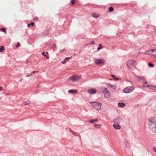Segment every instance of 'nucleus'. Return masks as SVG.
Wrapping results in <instances>:
<instances>
[{
	"instance_id": "nucleus-21",
	"label": "nucleus",
	"mask_w": 156,
	"mask_h": 156,
	"mask_svg": "<svg viewBox=\"0 0 156 156\" xmlns=\"http://www.w3.org/2000/svg\"><path fill=\"white\" fill-rule=\"evenodd\" d=\"M0 30L3 32H4L5 34H6V29L4 28H0Z\"/></svg>"
},
{
	"instance_id": "nucleus-42",
	"label": "nucleus",
	"mask_w": 156,
	"mask_h": 156,
	"mask_svg": "<svg viewBox=\"0 0 156 156\" xmlns=\"http://www.w3.org/2000/svg\"><path fill=\"white\" fill-rule=\"evenodd\" d=\"M46 54H48V52H46Z\"/></svg>"
},
{
	"instance_id": "nucleus-35",
	"label": "nucleus",
	"mask_w": 156,
	"mask_h": 156,
	"mask_svg": "<svg viewBox=\"0 0 156 156\" xmlns=\"http://www.w3.org/2000/svg\"><path fill=\"white\" fill-rule=\"evenodd\" d=\"M44 56L45 57H46V58H47V59H48V58H49V57H48V56H47V55H44Z\"/></svg>"
},
{
	"instance_id": "nucleus-40",
	"label": "nucleus",
	"mask_w": 156,
	"mask_h": 156,
	"mask_svg": "<svg viewBox=\"0 0 156 156\" xmlns=\"http://www.w3.org/2000/svg\"><path fill=\"white\" fill-rule=\"evenodd\" d=\"M30 1L29 2H31V0H29Z\"/></svg>"
},
{
	"instance_id": "nucleus-29",
	"label": "nucleus",
	"mask_w": 156,
	"mask_h": 156,
	"mask_svg": "<svg viewBox=\"0 0 156 156\" xmlns=\"http://www.w3.org/2000/svg\"><path fill=\"white\" fill-rule=\"evenodd\" d=\"M94 41H92L90 42V44H94Z\"/></svg>"
},
{
	"instance_id": "nucleus-38",
	"label": "nucleus",
	"mask_w": 156,
	"mask_h": 156,
	"mask_svg": "<svg viewBox=\"0 0 156 156\" xmlns=\"http://www.w3.org/2000/svg\"><path fill=\"white\" fill-rule=\"evenodd\" d=\"M42 55H45V53L44 52H43L42 53Z\"/></svg>"
},
{
	"instance_id": "nucleus-5",
	"label": "nucleus",
	"mask_w": 156,
	"mask_h": 156,
	"mask_svg": "<svg viewBox=\"0 0 156 156\" xmlns=\"http://www.w3.org/2000/svg\"><path fill=\"white\" fill-rule=\"evenodd\" d=\"M104 94V97L106 98H108L110 96V93L107 88H104L102 90Z\"/></svg>"
},
{
	"instance_id": "nucleus-4",
	"label": "nucleus",
	"mask_w": 156,
	"mask_h": 156,
	"mask_svg": "<svg viewBox=\"0 0 156 156\" xmlns=\"http://www.w3.org/2000/svg\"><path fill=\"white\" fill-rule=\"evenodd\" d=\"M90 104L98 110H100L101 108V104L100 103L96 102H93L90 103Z\"/></svg>"
},
{
	"instance_id": "nucleus-28",
	"label": "nucleus",
	"mask_w": 156,
	"mask_h": 156,
	"mask_svg": "<svg viewBox=\"0 0 156 156\" xmlns=\"http://www.w3.org/2000/svg\"><path fill=\"white\" fill-rule=\"evenodd\" d=\"M38 72V71H33L31 73V74H30V75H32L34 74V73H36V72Z\"/></svg>"
},
{
	"instance_id": "nucleus-43",
	"label": "nucleus",
	"mask_w": 156,
	"mask_h": 156,
	"mask_svg": "<svg viewBox=\"0 0 156 156\" xmlns=\"http://www.w3.org/2000/svg\"><path fill=\"white\" fill-rule=\"evenodd\" d=\"M29 76V75H28V76Z\"/></svg>"
},
{
	"instance_id": "nucleus-26",
	"label": "nucleus",
	"mask_w": 156,
	"mask_h": 156,
	"mask_svg": "<svg viewBox=\"0 0 156 156\" xmlns=\"http://www.w3.org/2000/svg\"><path fill=\"white\" fill-rule=\"evenodd\" d=\"M148 66L151 67H154V65L152 64L149 63L148 64Z\"/></svg>"
},
{
	"instance_id": "nucleus-24",
	"label": "nucleus",
	"mask_w": 156,
	"mask_h": 156,
	"mask_svg": "<svg viewBox=\"0 0 156 156\" xmlns=\"http://www.w3.org/2000/svg\"><path fill=\"white\" fill-rule=\"evenodd\" d=\"M109 12H112L113 11L114 9L112 7H110L109 8Z\"/></svg>"
},
{
	"instance_id": "nucleus-30",
	"label": "nucleus",
	"mask_w": 156,
	"mask_h": 156,
	"mask_svg": "<svg viewBox=\"0 0 156 156\" xmlns=\"http://www.w3.org/2000/svg\"><path fill=\"white\" fill-rule=\"evenodd\" d=\"M38 17H36L34 19V20L35 21H37L38 20Z\"/></svg>"
},
{
	"instance_id": "nucleus-14",
	"label": "nucleus",
	"mask_w": 156,
	"mask_h": 156,
	"mask_svg": "<svg viewBox=\"0 0 156 156\" xmlns=\"http://www.w3.org/2000/svg\"><path fill=\"white\" fill-rule=\"evenodd\" d=\"M98 121V119H91L89 120V122L90 123H93L94 122H97Z\"/></svg>"
},
{
	"instance_id": "nucleus-39",
	"label": "nucleus",
	"mask_w": 156,
	"mask_h": 156,
	"mask_svg": "<svg viewBox=\"0 0 156 156\" xmlns=\"http://www.w3.org/2000/svg\"><path fill=\"white\" fill-rule=\"evenodd\" d=\"M112 77H115V76H114V75H112Z\"/></svg>"
},
{
	"instance_id": "nucleus-12",
	"label": "nucleus",
	"mask_w": 156,
	"mask_h": 156,
	"mask_svg": "<svg viewBox=\"0 0 156 156\" xmlns=\"http://www.w3.org/2000/svg\"><path fill=\"white\" fill-rule=\"evenodd\" d=\"M145 87H149L150 89H153V90H156V86H154L153 85H147V86H145Z\"/></svg>"
},
{
	"instance_id": "nucleus-36",
	"label": "nucleus",
	"mask_w": 156,
	"mask_h": 156,
	"mask_svg": "<svg viewBox=\"0 0 156 156\" xmlns=\"http://www.w3.org/2000/svg\"><path fill=\"white\" fill-rule=\"evenodd\" d=\"M116 80H119V78H117L116 79Z\"/></svg>"
},
{
	"instance_id": "nucleus-6",
	"label": "nucleus",
	"mask_w": 156,
	"mask_h": 156,
	"mask_svg": "<svg viewBox=\"0 0 156 156\" xmlns=\"http://www.w3.org/2000/svg\"><path fill=\"white\" fill-rule=\"evenodd\" d=\"M134 89V88L132 86L127 87L123 90V92L126 93H128L132 92Z\"/></svg>"
},
{
	"instance_id": "nucleus-32",
	"label": "nucleus",
	"mask_w": 156,
	"mask_h": 156,
	"mask_svg": "<svg viewBox=\"0 0 156 156\" xmlns=\"http://www.w3.org/2000/svg\"><path fill=\"white\" fill-rule=\"evenodd\" d=\"M56 47V45L55 44H53L52 46V47L53 48H55Z\"/></svg>"
},
{
	"instance_id": "nucleus-20",
	"label": "nucleus",
	"mask_w": 156,
	"mask_h": 156,
	"mask_svg": "<svg viewBox=\"0 0 156 156\" xmlns=\"http://www.w3.org/2000/svg\"><path fill=\"white\" fill-rule=\"evenodd\" d=\"M103 48V47L102 46V45L101 44H99V46L97 48V50L98 51H99L100 49Z\"/></svg>"
},
{
	"instance_id": "nucleus-19",
	"label": "nucleus",
	"mask_w": 156,
	"mask_h": 156,
	"mask_svg": "<svg viewBox=\"0 0 156 156\" xmlns=\"http://www.w3.org/2000/svg\"><path fill=\"white\" fill-rule=\"evenodd\" d=\"M35 25V23H34L33 22H31L30 23H29L27 26L28 27H30L31 26L32 27H34Z\"/></svg>"
},
{
	"instance_id": "nucleus-2",
	"label": "nucleus",
	"mask_w": 156,
	"mask_h": 156,
	"mask_svg": "<svg viewBox=\"0 0 156 156\" xmlns=\"http://www.w3.org/2000/svg\"><path fill=\"white\" fill-rule=\"evenodd\" d=\"M136 63V62L133 60H130L127 62V65L129 69H133L135 67Z\"/></svg>"
},
{
	"instance_id": "nucleus-41",
	"label": "nucleus",
	"mask_w": 156,
	"mask_h": 156,
	"mask_svg": "<svg viewBox=\"0 0 156 156\" xmlns=\"http://www.w3.org/2000/svg\"><path fill=\"white\" fill-rule=\"evenodd\" d=\"M154 53V54H156V52H154V53Z\"/></svg>"
},
{
	"instance_id": "nucleus-9",
	"label": "nucleus",
	"mask_w": 156,
	"mask_h": 156,
	"mask_svg": "<svg viewBox=\"0 0 156 156\" xmlns=\"http://www.w3.org/2000/svg\"><path fill=\"white\" fill-rule=\"evenodd\" d=\"M88 92L91 94H94L96 93V90L95 89H90L88 90Z\"/></svg>"
},
{
	"instance_id": "nucleus-10",
	"label": "nucleus",
	"mask_w": 156,
	"mask_h": 156,
	"mask_svg": "<svg viewBox=\"0 0 156 156\" xmlns=\"http://www.w3.org/2000/svg\"><path fill=\"white\" fill-rule=\"evenodd\" d=\"M113 127L115 129H118L121 128L120 126L118 123L114 124L113 125Z\"/></svg>"
},
{
	"instance_id": "nucleus-8",
	"label": "nucleus",
	"mask_w": 156,
	"mask_h": 156,
	"mask_svg": "<svg viewBox=\"0 0 156 156\" xmlns=\"http://www.w3.org/2000/svg\"><path fill=\"white\" fill-rule=\"evenodd\" d=\"M78 79V76L77 75L72 76L69 78V79L73 81L76 80Z\"/></svg>"
},
{
	"instance_id": "nucleus-17",
	"label": "nucleus",
	"mask_w": 156,
	"mask_h": 156,
	"mask_svg": "<svg viewBox=\"0 0 156 156\" xmlns=\"http://www.w3.org/2000/svg\"><path fill=\"white\" fill-rule=\"evenodd\" d=\"M118 105L119 107L121 108H123L125 107V104L123 103H119L118 104Z\"/></svg>"
},
{
	"instance_id": "nucleus-15",
	"label": "nucleus",
	"mask_w": 156,
	"mask_h": 156,
	"mask_svg": "<svg viewBox=\"0 0 156 156\" xmlns=\"http://www.w3.org/2000/svg\"><path fill=\"white\" fill-rule=\"evenodd\" d=\"M71 58L70 57H67L65 59V60L62 62V63L63 64L66 63L68 60L70 59Z\"/></svg>"
},
{
	"instance_id": "nucleus-27",
	"label": "nucleus",
	"mask_w": 156,
	"mask_h": 156,
	"mask_svg": "<svg viewBox=\"0 0 156 156\" xmlns=\"http://www.w3.org/2000/svg\"><path fill=\"white\" fill-rule=\"evenodd\" d=\"M20 43L19 42H18L17 43V44L16 45V47L17 48H18V47H20Z\"/></svg>"
},
{
	"instance_id": "nucleus-23",
	"label": "nucleus",
	"mask_w": 156,
	"mask_h": 156,
	"mask_svg": "<svg viewBox=\"0 0 156 156\" xmlns=\"http://www.w3.org/2000/svg\"><path fill=\"white\" fill-rule=\"evenodd\" d=\"M4 50V47L3 46H1L0 48V52H2Z\"/></svg>"
},
{
	"instance_id": "nucleus-18",
	"label": "nucleus",
	"mask_w": 156,
	"mask_h": 156,
	"mask_svg": "<svg viewBox=\"0 0 156 156\" xmlns=\"http://www.w3.org/2000/svg\"><path fill=\"white\" fill-rule=\"evenodd\" d=\"M94 126L96 128L98 129L101 127L102 125L101 124H95L94 125Z\"/></svg>"
},
{
	"instance_id": "nucleus-1",
	"label": "nucleus",
	"mask_w": 156,
	"mask_h": 156,
	"mask_svg": "<svg viewBox=\"0 0 156 156\" xmlns=\"http://www.w3.org/2000/svg\"><path fill=\"white\" fill-rule=\"evenodd\" d=\"M148 125L150 129L154 133L156 132V126L154 118L150 117L148 119Z\"/></svg>"
},
{
	"instance_id": "nucleus-3",
	"label": "nucleus",
	"mask_w": 156,
	"mask_h": 156,
	"mask_svg": "<svg viewBox=\"0 0 156 156\" xmlns=\"http://www.w3.org/2000/svg\"><path fill=\"white\" fill-rule=\"evenodd\" d=\"M95 64L97 65H103L105 63V62L103 59L95 58L94 60Z\"/></svg>"
},
{
	"instance_id": "nucleus-31",
	"label": "nucleus",
	"mask_w": 156,
	"mask_h": 156,
	"mask_svg": "<svg viewBox=\"0 0 156 156\" xmlns=\"http://www.w3.org/2000/svg\"><path fill=\"white\" fill-rule=\"evenodd\" d=\"M69 130H70V131L72 132V134H73L74 135H75V132H74L73 131H72L70 129H69Z\"/></svg>"
},
{
	"instance_id": "nucleus-16",
	"label": "nucleus",
	"mask_w": 156,
	"mask_h": 156,
	"mask_svg": "<svg viewBox=\"0 0 156 156\" xmlns=\"http://www.w3.org/2000/svg\"><path fill=\"white\" fill-rule=\"evenodd\" d=\"M92 16L94 18H98L99 17V15L98 14L94 13L92 14Z\"/></svg>"
},
{
	"instance_id": "nucleus-25",
	"label": "nucleus",
	"mask_w": 156,
	"mask_h": 156,
	"mask_svg": "<svg viewBox=\"0 0 156 156\" xmlns=\"http://www.w3.org/2000/svg\"><path fill=\"white\" fill-rule=\"evenodd\" d=\"M71 3L73 5H74L76 3L75 0H71Z\"/></svg>"
},
{
	"instance_id": "nucleus-13",
	"label": "nucleus",
	"mask_w": 156,
	"mask_h": 156,
	"mask_svg": "<svg viewBox=\"0 0 156 156\" xmlns=\"http://www.w3.org/2000/svg\"><path fill=\"white\" fill-rule=\"evenodd\" d=\"M77 92V90L72 89L69 90L68 92L72 94L76 93Z\"/></svg>"
},
{
	"instance_id": "nucleus-7",
	"label": "nucleus",
	"mask_w": 156,
	"mask_h": 156,
	"mask_svg": "<svg viewBox=\"0 0 156 156\" xmlns=\"http://www.w3.org/2000/svg\"><path fill=\"white\" fill-rule=\"evenodd\" d=\"M140 82H142L144 84H146L147 83L146 80L144 79V78L143 77H140L139 78Z\"/></svg>"
},
{
	"instance_id": "nucleus-33",
	"label": "nucleus",
	"mask_w": 156,
	"mask_h": 156,
	"mask_svg": "<svg viewBox=\"0 0 156 156\" xmlns=\"http://www.w3.org/2000/svg\"><path fill=\"white\" fill-rule=\"evenodd\" d=\"M153 150L156 152V147L153 148Z\"/></svg>"
},
{
	"instance_id": "nucleus-22",
	"label": "nucleus",
	"mask_w": 156,
	"mask_h": 156,
	"mask_svg": "<svg viewBox=\"0 0 156 156\" xmlns=\"http://www.w3.org/2000/svg\"><path fill=\"white\" fill-rule=\"evenodd\" d=\"M109 85L112 89H115V87L114 85L109 84Z\"/></svg>"
},
{
	"instance_id": "nucleus-37",
	"label": "nucleus",
	"mask_w": 156,
	"mask_h": 156,
	"mask_svg": "<svg viewBox=\"0 0 156 156\" xmlns=\"http://www.w3.org/2000/svg\"><path fill=\"white\" fill-rule=\"evenodd\" d=\"M81 78V76H79V77H78V78H79V79L80 78Z\"/></svg>"
},
{
	"instance_id": "nucleus-11",
	"label": "nucleus",
	"mask_w": 156,
	"mask_h": 156,
	"mask_svg": "<svg viewBox=\"0 0 156 156\" xmlns=\"http://www.w3.org/2000/svg\"><path fill=\"white\" fill-rule=\"evenodd\" d=\"M121 120V119L120 117H117L114 119L113 122H118Z\"/></svg>"
},
{
	"instance_id": "nucleus-34",
	"label": "nucleus",
	"mask_w": 156,
	"mask_h": 156,
	"mask_svg": "<svg viewBox=\"0 0 156 156\" xmlns=\"http://www.w3.org/2000/svg\"><path fill=\"white\" fill-rule=\"evenodd\" d=\"M3 90V88L2 87H0V91Z\"/></svg>"
}]
</instances>
